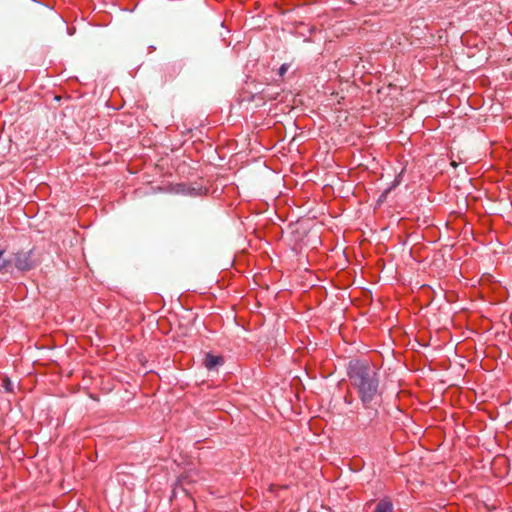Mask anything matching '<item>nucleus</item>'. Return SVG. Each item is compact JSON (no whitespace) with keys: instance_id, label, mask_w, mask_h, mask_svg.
I'll return each instance as SVG.
<instances>
[{"instance_id":"6","label":"nucleus","mask_w":512,"mask_h":512,"mask_svg":"<svg viewBox=\"0 0 512 512\" xmlns=\"http://www.w3.org/2000/svg\"><path fill=\"white\" fill-rule=\"evenodd\" d=\"M435 291L434 289L428 285L423 284L419 288V298L424 302V306H429L432 304L434 299Z\"/></svg>"},{"instance_id":"7","label":"nucleus","mask_w":512,"mask_h":512,"mask_svg":"<svg viewBox=\"0 0 512 512\" xmlns=\"http://www.w3.org/2000/svg\"><path fill=\"white\" fill-rule=\"evenodd\" d=\"M394 505L389 498L381 499L375 506L374 512H393Z\"/></svg>"},{"instance_id":"12","label":"nucleus","mask_w":512,"mask_h":512,"mask_svg":"<svg viewBox=\"0 0 512 512\" xmlns=\"http://www.w3.org/2000/svg\"><path fill=\"white\" fill-rule=\"evenodd\" d=\"M4 250H0V271H6L10 261L2 259Z\"/></svg>"},{"instance_id":"9","label":"nucleus","mask_w":512,"mask_h":512,"mask_svg":"<svg viewBox=\"0 0 512 512\" xmlns=\"http://www.w3.org/2000/svg\"><path fill=\"white\" fill-rule=\"evenodd\" d=\"M403 173H404V169H402L401 172L395 176V179L389 184L388 188L391 191H393L395 188H397L401 184Z\"/></svg>"},{"instance_id":"5","label":"nucleus","mask_w":512,"mask_h":512,"mask_svg":"<svg viewBox=\"0 0 512 512\" xmlns=\"http://www.w3.org/2000/svg\"><path fill=\"white\" fill-rule=\"evenodd\" d=\"M382 403L381 399H373L369 403H361L362 407L365 410L364 417L368 423H371L379 416V407Z\"/></svg>"},{"instance_id":"15","label":"nucleus","mask_w":512,"mask_h":512,"mask_svg":"<svg viewBox=\"0 0 512 512\" xmlns=\"http://www.w3.org/2000/svg\"><path fill=\"white\" fill-rule=\"evenodd\" d=\"M33 347H34V349H36V350H38V351H46V350H48V348H47V347H45V346H41V347H39L37 343H34V344H33Z\"/></svg>"},{"instance_id":"8","label":"nucleus","mask_w":512,"mask_h":512,"mask_svg":"<svg viewBox=\"0 0 512 512\" xmlns=\"http://www.w3.org/2000/svg\"><path fill=\"white\" fill-rule=\"evenodd\" d=\"M2 387L6 392H13L14 391V383L11 381V379L8 376H4L2 378Z\"/></svg>"},{"instance_id":"16","label":"nucleus","mask_w":512,"mask_h":512,"mask_svg":"<svg viewBox=\"0 0 512 512\" xmlns=\"http://www.w3.org/2000/svg\"><path fill=\"white\" fill-rule=\"evenodd\" d=\"M176 66H178V70H180L182 68V64L181 63H174V64H172L170 66L173 69L174 72L176 71Z\"/></svg>"},{"instance_id":"3","label":"nucleus","mask_w":512,"mask_h":512,"mask_svg":"<svg viewBox=\"0 0 512 512\" xmlns=\"http://www.w3.org/2000/svg\"><path fill=\"white\" fill-rule=\"evenodd\" d=\"M225 363V358L223 355L215 354L212 351H208L204 354V358L202 361V365L209 372H218L220 367H222Z\"/></svg>"},{"instance_id":"4","label":"nucleus","mask_w":512,"mask_h":512,"mask_svg":"<svg viewBox=\"0 0 512 512\" xmlns=\"http://www.w3.org/2000/svg\"><path fill=\"white\" fill-rule=\"evenodd\" d=\"M32 249L27 251H18L14 254L15 266L18 270L25 271L32 267Z\"/></svg>"},{"instance_id":"17","label":"nucleus","mask_w":512,"mask_h":512,"mask_svg":"<svg viewBox=\"0 0 512 512\" xmlns=\"http://www.w3.org/2000/svg\"><path fill=\"white\" fill-rule=\"evenodd\" d=\"M42 184H43V182H42V181H40V182L38 183L37 188H35V189H34V191H33L34 196L37 194V189H38Z\"/></svg>"},{"instance_id":"19","label":"nucleus","mask_w":512,"mask_h":512,"mask_svg":"<svg viewBox=\"0 0 512 512\" xmlns=\"http://www.w3.org/2000/svg\"><path fill=\"white\" fill-rule=\"evenodd\" d=\"M96 458H97V454L96 453L89 457L90 461H94Z\"/></svg>"},{"instance_id":"11","label":"nucleus","mask_w":512,"mask_h":512,"mask_svg":"<svg viewBox=\"0 0 512 512\" xmlns=\"http://www.w3.org/2000/svg\"><path fill=\"white\" fill-rule=\"evenodd\" d=\"M289 68H290V64H288V63L281 64L277 70V75L282 78L287 73Z\"/></svg>"},{"instance_id":"22","label":"nucleus","mask_w":512,"mask_h":512,"mask_svg":"<svg viewBox=\"0 0 512 512\" xmlns=\"http://www.w3.org/2000/svg\"><path fill=\"white\" fill-rule=\"evenodd\" d=\"M36 455H37V451L34 450L33 457H36Z\"/></svg>"},{"instance_id":"23","label":"nucleus","mask_w":512,"mask_h":512,"mask_svg":"<svg viewBox=\"0 0 512 512\" xmlns=\"http://www.w3.org/2000/svg\"><path fill=\"white\" fill-rule=\"evenodd\" d=\"M33 375H34V377L36 376V372H35V371L33 372ZM35 381H36V380L34 379V382H35Z\"/></svg>"},{"instance_id":"1","label":"nucleus","mask_w":512,"mask_h":512,"mask_svg":"<svg viewBox=\"0 0 512 512\" xmlns=\"http://www.w3.org/2000/svg\"><path fill=\"white\" fill-rule=\"evenodd\" d=\"M346 375L356 391L360 403H369L373 399H381L380 368L367 359L352 358L346 364Z\"/></svg>"},{"instance_id":"14","label":"nucleus","mask_w":512,"mask_h":512,"mask_svg":"<svg viewBox=\"0 0 512 512\" xmlns=\"http://www.w3.org/2000/svg\"><path fill=\"white\" fill-rule=\"evenodd\" d=\"M343 401L347 405H352L354 403V398L350 394H347L344 396Z\"/></svg>"},{"instance_id":"2","label":"nucleus","mask_w":512,"mask_h":512,"mask_svg":"<svg viewBox=\"0 0 512 512\" xmlns=\"http://www.w3.org/2000/svg\"><path fill=\"white\" fill-rule=\"evenodd\" d=\"M34 17L40 21L47 19L51 24L59 29H68L63 17L53 8L50 3H44L41 0H34Z\"/></svg>"},{"instance_id":"21","label":"nucleus","mask_w":512,"mask_h":512,"mask_svg":"<svg viewBox=\"0 0 512 512\" xmlns=\"http://www.w3.org/2000/svg\"><path fill=\"white\" fill-rule=\"evenodd\" d=\"M421 346H427V343H419Z\"/></svg>"},{"instance_id":"10","label":"nucleus","mask_w":512,"mask_h":512,"mask_svg":"<svg viewBox=\"0 0 512 512\" xmlns=\"http://www.w3.org/2000/svg\"><path fill=\"white\" fill-rule=\"evenodd\" d=\"M391 193V190L387 187L385 188L381 194L379 195V197L377 198L376 200V205L377 206H381L387 199L388 195Z\"/></svg>"},{"instance_id":"13","label":"nucleus","mask_w":512,"mask_h":512,"mask_svg":"<svg viewBox=\"0 0 512 512\" xmlns=\"http://www.w3.org/2000/svg\"><path fill=\"white\" fill-rule=\"evenodd\" d=\"M184 194L186 195H190V196H197L199 193H198V190L196 188H189L187 191H182Z\"/></svg>"},{"instance_id":"18","label":"nucleus","mask_w":512,"mask_h":512,"mask_svg":"<svg viewBox=\"0 0 512 512\" xmlns=\"http://www.w3.org/2000/svg\"><path fill=\"white\" fill-rule=\"evenodd\" d=\"M451 166L456 168L458 166V163L456 161H454V160H451Z\"/></svg>"},{"instance_id":"20","label":"nucleus","mask_w":512,"mask_h":512,"mask_svg":"<svg viewBox=\"0 0 512 512\" xmlns=\"http://www.w3.org/2000/svg\"><path fill=\"white\" fill-rule=\"evenodd\" d=\"M149 49L150 50H155V47L154 46H149Z\"/></svg>"}]
</instances>
